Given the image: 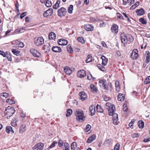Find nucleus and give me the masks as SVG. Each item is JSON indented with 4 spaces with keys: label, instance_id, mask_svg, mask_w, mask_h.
<instances>
[{
    "label": "nucleus",
    "instance_id": "f257e3e1",
    "mask_svg": "<svg viewBox=\"0 0 150 150\" xmlns=\"http://www.w3.org/2000/svg\"><path fill=\"white\" fill-rule=\"evenodd\" d=\"M15 110L13 107L8 106L6 108L4 113L7 119H9L14 113Z\"/></svg>",
    "mask_w": 150,
    "mask_h": 150
},
{
    "label": "nucleus",
    "instance_id": "f03ea898",
    "mask_svg": "<svg viewBox=\"0 0 150 150\" xmlns=\"http://www.w3.org/2000/svg\"><path fill=\"white\" fill-rule=\"evenodd\" d=\"M75 115L76 116V119L77 121L82 122L85 120L84 113L81 110H76L75 113Z\"/></svg>",
    "mask_w": 150,
    "mask_h": 150
},
{
    "label": "nucleus",
    "instance_id": "7ed1b4c3",
    "mask_svg": "<svg viewBox=\"0 0 150 150\" xmlns=\"http://www.w3.org/2000/svg\"><path fill=\"white\" fill-rule=\"evenodd\" d=\"M109 115L110 116H112L114 124L117 125L118 124V115L117 113H114V112H110Z\"/></svg>",
    "mask_w": 150,
    "mask_h": 150
},
{
    "label": "nucleus",
    "instance_id": "20e7f679",
    "mask_svg": "<svg viewBox=\"0 0 150 150\" xmlns=\"http://www.w3.org/2000/svg\"><path fill=\"white\" fill-rule=\"evenodd\" d=\"M106 108L108 110V113L110 112H115V107L114 105H111L109 103H107L106 104Z\"/></svg>",
    "mask_w": 150,
    "mask_h": 150
},
{
    "label": "nucleus",
    "instance_id": "39448f33",
    "mask_svg": "<svg viewBox=\"0 0 150 150\" xmlns=\"http://www.w3.org/2000/svg\"><path fill=\"white\" fill-rule=\"evenodd\" d=\"M57 12L58 16L61 17L64 16L66 15L67 11L65 8L62 7L58 10Z\"/></svg>",
    "mask_w": 150,
    "mask_h": 150
},
{
    "label": "nucleus",
    "instance_id": "423d86ee",
    "mask_svg": "<svg viewBox=\"0 0 150 150\" xmlns=\"http://www.w3.org/2000/svg\"><path fill=\"white\" fill-rule=\"evenodd\" d=\"M44 39L42 37H40L35 41V43L36 46H40L44 44Z\"/></svg>",
    "mask_w": 150,
    "mask_h": 150
},
{
    "label": "nucleus",
    "instance_id": "0eeeda50",
    "mask_svg": "<svg viewBox=\"0 0 150 150\" xmlns=\"http://www.w3.org/2000/svg\"><path fill=\"white\" fill-rule=\"evenodd\" d=\"M120 39L121 42L124 44H127V36L124 33H123L120 35Z\"/></svg>",
    "mask_w": 150,
    "mask_h": 150
},
{
    "label": "nucleus",
    "instance_id": "6e6552de",
    "mask_svg": "<svg viewBox=\"0 0 150 150\" xmlns=\"http://www.w3.org/2000/svg\"><path fill=\"white\" fill-rule=\"evenodd\" d=\"M53 13V9L50 8L49 9L45 11L43 14L44 17H47L49 16H51Z\"/></svg>",
    "mask_w": 150,
    "mask_h": 150
},
{
    "label": "nucleus",
    "instance_id": "1a4fd4ad",
    "mask_svg": "<svg viewBox=\"0 0 150 150\" xmlns=\"http://www.w3.org/2000/svg\"><path fill=\"white\" fill-rule=\"evenodd\" d=\"M30 51L31 53L35 57H39L41 55L40 53L34 49L32 48L30 49Z\"/></svg>",
    "mask_w": 150,
    "mask_h": 150
},
{
    "label": "nucleus",
    "instance_id": "9d476101",
    "mask_svg": "<svg viewBox=\"0 0 150 150\" xmlns=\"http://www.w3.org/2000/svg\"><path fill=\"white\" fill-rule=\"evenodd\" d=\"M79 95L80 96V99L83 101L85 100L87 97V94L84 91H82L79 93Z\"/></svg>",
    "mask_w": 150,
    "mask_h": 150
},
{
    "label": "nucleus",
    "instance_id": "9b49d317",
    "mask_svg": "<svg viewBox=\"0 0 150 150\" xmlns=\"http://www.w3.org/2000/svg\"><path fill=\"white\" fill-rule=\"evenodd\" d=\"M84 28L87 31H92L94 29V27L93 25L89 24H87L84 25Z\"/></svg>",
    "mask_w": 150,
    "mask_h": 150
},
{
    "label": "nucleus",
    "instance_id": "f8f14e48",
    "mask_svg": "<svg viewBox=\"0 0 150 150\" xmlns=\"http://www.w3.org/2000/svg\"><path fill=\"white\" fill-rule=\"evenodd\" d=\"M86 75V71L83 70L79 71L77 73V76L79 77H84Z\"/></svg>",
    "mask_w": 150,
    "mask_h": 150
},
{
    "label": "nucleus",
    "instance_id": "ddd939ff",
    "mask_svg": "<svg viewBox=\"0 0 150 150\" xmlns=\"http://www.w3.org/2000/svg\"><path fill=\"white\" fill-rule=\"evenodd\" d=\"M58 42V44L60 45H65L68 43L67 41L63 39H59Z\"/></svg>",
    "mask_w": 150,
    "mask_h": 150
},
{
    "label": "nucleus",
    "instance_id": "4468645a",
    "mask_svg": "<svg viewBox=\"0 0 150 150\" xmlns=\"http://www.w3.org/2000/svg\"><path fill=\"white\" fill-rule=\"evenodd\" d=\"M123 4L126 5L128 4L129 6L131 5L135 1V0H122Z\"/></svg>",
    "mask_w": 150,
    "mask_h": 150
},
{
    "label": "nucleus",
    "instance_id": "2eb2a0df",
    "mask_svg": "<svg viewBox=\"0 0 150 150\" xmlns=\"http://www.w3.org/2000/svg\"><path fill=\"white\" fill-rule=\"evenodd\" d=\"M136 12L138 16H141L144 15L145 13V11L142 8H141L139 9H137Z\"/></svg>",
    "mask_w": 150,
    "mask_h": 150
},
{
    "label": "nucleus",
    "instance_id": "dca6fc26",
    "mask_svg": "<svg viewBox=\"0 0 150 150\" xmlns=\"http://www.w3.org/2000/svg\"><path fill=\"white\" fill-rule=\"evenodd\" d=\"M112 32L117 34L118 32V26L116 24H114L112 26L111 29Z\"/></svg>",
    "mask_w": 150,
    "mask_h": 150
},
{
    "label": "nucleus",
    "instance_id": "f3484780",
    "mask_svg": "<svg viewBox=\"0 0 150 150\" xmlns=\"http://www.w3.org/2000/svg\"><path fill=\"white\" fill-rule=\"evenodd\" d=\"M52 51L55 52H60L62 51V49L60 47L57 46H53L52 48Z\"/></svg>",
    "mask_w": 150,
    "mask_h": 150
},
{
    "label": "nucleus",
    "instance_id": "a211bd4d",
    "mask_svg": "<svg viewBox=\"0 0 150 150\" xmlns=\"http://www.w3.org/2000/svg\"><path fill=\"white\" fill-rule=\"evenodd\" d=\"M50 47L51 46L49 43L44 45L43 48L45 52L46 53L49 52L50 50Z\"/></svg>",
    "mask_w": 150,
    "mask_h": 150
},
{
    "label": "nucleus",
    "instance_id": "6ab92c4d",
    "mask_svg": "<svg viewBox=\"0 0 150 150\" xmlns=\"http://www.w3.org/2000/svg\"><path fill=\"white\" fill-rule=\"evenodd\" d=\"M78 148H79V147H77V144L75 142H74L71 144V150H78Z\"/></svg>",
    "mask_w": 150,
    "mask_h": 150
},
{
    "label": "nucleus",
    "instance_id": "aec40b11",
    "mask_svg": "<svg viewBox=\"0 0 150 150\" xmlns=\"http://www.w3.org/2000/svg\"><path fill=\"white\" fill-rule=\"evenodd\" d=\"M6 131L8 133L12 134L14 133L12 128L10 126H7L6 127Z\"/></svg>",
    "mask_w": 150,
    "mask_h": 150
},
{
    "label": "nucleus",
    "instance_id": "412c9836",
    "mask_svg": "<svg viewBox=\"0 0 150 150\" xmlns=\"http://www.w3.org/2000/svg\"><path fill=\"white\" fill-rule=\"evenodd\" d=\"M64 71L66 74L69 75L71 74L72 71L70 68L67 67L64 68Z\"/></svg>",
    "mask_w": 150,
    "mask_h": 150
},
{
    "label": "nucleus",
    "instance_id": "4be33fe9",
    "mask_svg": "<svg viewBox=\"0 0 150 150\" xmlns=\"http://www.w3.org/2000/svg\"><path fill=\"white\" fill-rule=\"evenodd\" d=\"M101 59L102 60V64L103 66H105L108 63V59L104 56L101 57Z\"/></svg>",
    "mask_w": 150,
    "mask_h": 150
},
{
    "label": "nucleus",
    "instance_id": "5701e85b",
    "mask_svg": "<svg viewBox=\"0 0 150 150\" xmlns=\"http://www.w3.org/2000/svg\"><path fill=\"white\" fill-rule=\"evenodd\" d=\"M56 35L54 32L50 33L49 35V40H54L56 38Z\"/></svg>",
    "mask_w": 150,
    "mask_h": 150
},
{
    "label": "nucleus",
    "instance_id": "b1692460",
    "mask_svg": "<svg viewBox=\"0 0 150 150\" xmlns=\"http://www.w3.org/2000/svg\"><path fill=\"white\" fill-rule=\"evenodd\" d=\"M89 110L91 112V115H94L96 112L95 108L93 105H91L89 107Z\"/></svg>",
    "mask_w": 150,
    "mask_h": 150
},
{
    "label": "nucleus",
    "instance_id": "393cba45",
    "mask_svg": "<svg viewBox=\"0 0 150 150\" xmlns=\"http://www.w3.org/2000/svg\"><path fill=\"white\" fill-rule=\"evenodd\" d=\"M125 99V95L124 94L119 93L118 95L117 99L119 101H122Z\"/></svg>",
    "mask_w": 150,
    "mask_h": 150
},
{
    "label": "nucleus",
    "instance_id": "a878e982",
    "mask_svg": "<svg viewBox=\"0 0 150 150\" xmlns=\"http://www.w3.org/2000/svg\"><path fill=\"white\" fill-rule=\"evenodd\" d=\"M60 2L61 1L60 0H57L56 3L53 6V8L57 9L58 8L60 7L59 5L60 3Z\"/></svg>",
    "mask_w": 150,
    "mask_h": 150
},
{
    "label": "nucleus",
    "instance_id": "bb28decb",
    "mask_svg": "<svg viewBox=\"0 0 150 150\" xmlns=\"http://www.w3.org/2000/svg\"><path fill=\"white\" fill-rule=\"evenodd\" d=\"M139 127L140 129H142L144 127V122L142 120H139L138 122Z\"/></svg>",
    "mask_w": 150,
    "mask_h": 150
},
{
    "label": "nucleus",
    "instance_id": "cd10ccee",
    "mask_svg": "<svg viewBox=\"0 0 150 150\" xmlns=\"http://www.w3.org/2000/svg\"><path fill=\"white\" fill-rule=\"evenodd\" d=\"M96 107L97 112L100 113H102L103 112V110L100 105L98 104Z\"/></svg>",
    "mask_w": 150,
    "mask_h": 150
},
{
    "label": "nucleus",
    "instance_id": "c85d7f7f",
    "mask_svg": "<svg viewBox=\"0 0 150 150\" xmlns=\"http://www.w3.org/2000/svg\"><path fill=\"white\" fill-rule=\"evenodd\" d=\"M90 86L91 90L93 92H96L97 91V89L96 87L94 85L91 84V85Z\"/></svg>",
    "mask_w": 150,
    "mask_h": 150
},
{
    "label": "nucleus",
    "instance_id": "c756f323",
    "mask_svg": "<svg viewBox=\"0 0 150 150\" xmlns=\"http://www.w3.org/2000/svg\"><path fill=\"white\" fill-rule=\"evenodd\" d=\"M44 2L45 6L47 7H50L52 5V3L51 1L49 0H47Z\"/></svg>",
    "mask_w": 150,
    "mask_h": 150
},
{
    "label": "nucleus",
    "instance_id": "7c9ffc66",
    "mask_svg": "<svg viewBox=\"0 0 150 150\" xmlns=\"http://www.w3.org/2000/svg\"><path fill=\"white\" fill-rule=\"evenodd\" d=\"M26 126L25 125H22L19 129V132L20 133H23L25 132V130Z\"/></svg>",
    "mask_w": 150,
    "mask_h": 150
},
{
    "label": "nucleus",
    "instance_id": "2f4dec72",
    "mask_svg": "<svg viewBox=\"0 0 150 150\" xmlns=\"http://www.w3.org/2000/svg\"><path fill=\"white\" fill-rule=\"evenodd\" d=\"M67 113L66 115L67 117H69L70 116L72 113V110L71 109H69L67 110Z\"/></svg>",
    "mask_w": 150,
    "mask_h": 150
},
{
    "label": "nucleus",
    "instance_id": "473e14b6",
    "mask_svg": "<svg viewBox=\"0 0 150 150\" xmlns=\"http://www.w3.org/2000/svg\"><path fill=\"white\" fill-rule=\"evenodd\" d=\"M77 40L79 42L81 43L82 44H83L85 42L84 38L82 37H79L77 38Z\"/></svg>",
    "mask_w": 150,
    "mask_h": 150
},
{
    "label": "nucleus",
    "instance_id": "72a5a7b5",
    "mask_svg": "<svg viewBox=\"0 0 150 150\" xmlns=\"http://www.w3.org/2000/svg\"><path fill=\"white\" fill-rule=\"evenodd\" d=\"M67 49L68 52H70V53H72L73 52V50L70 45L69 44L67 45Z\"/></svg>",
    "mask_w": 150,
    "mask_h": 150
},
{
    "label": "nucleus",
    "instance_id": "f704fd0d",
    "mask_svg": "<svg viewBox=\"0 0 150 150\" xmlns=\"http://www.w3.org/2000/svg\"><path fill=\"white\" fill-rule=\"evenodd\" d=\"M96 136L95 135L93 134L90 136L87 140V141H94L96 139Z\"/></svg>",
    "mask_w": 150,
    "mask_h": 150
},
{
    "label": "nucleus",
    "instance_id": "c9c22d12",
    "mask_svg": "<svg viewBox=\"0 0 150 150\" xmlns=\"http://www.w3.org/2000/svg\"><path fill=\"white\" fill-rule=\"evenodd\" d=\"M16 43L18 45L19 47L22 48L24 46L23 42H21L20 41H18Z\"/></svg>",
    "mask_w": 150,
    "mask_h": 150
},
{
    "label": "nucleus",
    "instance_id": "e433bc0d",
    "mask_svg": "<svg viewBox=\"0 0 150 150\" xmlns=\"http://www.w3.org/2000/svg\"><path fill=\"white\" fill-rule=\"evenodd\" d=\"M105 83H106V81L105 80H100L99 82V84L101 87Z\"/></svg>",
    "mask_w": 150,
    "mask_h": 150
},
{
    "label": "nucleus",
    "instance_id": "4c0bfd02",
    "mask_svg": "<svg viewBox=\"0 0 150 150\" xmlns=\"http://www.w3.org/2000/svg\"><path fill=\"white\" fill-rule=\"evenodd\" d=\"M139 21L143 24H146L147 23V21L144 19V18H142L139 19Z\"/></svg>",
    "mask_w": 150,
    "mask_h": 150
},
{
    "label": "nucleus",
    "instance_id": "58836bf2",
    "mask_svg": "<svg viewBox=\"0 0 150 150\" xmlns=\"http://www.w3.org/2000/svg\"><path fill=\"white\" fill-rule=\"evenodd\" d=\"M73 6L72 5H70L68 9V12L70 14L72 13V10H73Z\"/></svg>",
    "mask_w": 150,
    "mask_h": 150
},
{
    "label": "nucleus",
    "instance_id": "ea45409f",
    "mask_svg": "<svg viewBox=\"0 0 150 150\" xmlns=\"http://www.w3.org/2000/svg\"><path fill=\"white\" fill-rule=\"evenodd\" d=\"M12 52L16 56L18 55L20 53V51L15 49H12Z\"/></svg>",
    "mask_w": 150,
    "mask_h": 150
},
{
    "label": "nucleus",
    "instance_id": "a19ab883",
    "mask_svg": "<svg viewBox=\"0 0 150 150\" xmlns=\"http://www.w3.org/2000/svg\"><path fill=\"white\" fill-rule=\"evenodd\" d=\"M92 57L91 55H88L87 57V59L86 60V62L87 63H89L92 61Z\"/></svg>",
    "mask_w": 150,
    "mask_h": 150
},
{
    "label": "nucleus",
    "instance_id": "79ce46f5",
    "mask_svg": "<svg viewBox=\"0 0 150 150\" xmlns=\"http://www.w3.org/2000/svg\"><path fill=\"white\" fill-rule=\"evenodd\" d=\"M150 83V76H148L145 79L144 83L145 84H148Z\"/></svg>",
    "mask_w": 150,
    "mask_h": 150
},
{
    "label": "nucleus",
    "instance_id": "37998d69",
    "mask_svg": "<svg viewBox=\"0 0 150 150\" xmlns=\"http://www.w3.org/2000/svg\"><path fill=\"white\" fill-rule=\"evenodd\" d=\"M64 150H69L70 146L69 144L65 142L64 143Z\"/></svg>",
    "mask_w": 150,
    "mask_h": 150
},
{
    "label": "nucleus",
    "instance_id": "c03bdc74",
    "mask_svg": "<svg viewBox=\"0 0 150 150\" xmlns=\"http://www.w3.org/2000/svg\"><path fill=\"white\" fill-rule=\"evenodd\" d=\"M138 54H134L133 53H132L131 55V57L133 59H137L138 57Z\"/></svg>",
    "mask_w": 150,
    "mask_h": 150
},
{
    "label": "nucleus",
    "instance_id": "a18cd8bd",
    "mask_svg": "<svg viewBox=\"0 0 150 150\" xmlns=\"http://www.w3.org/2000/svg\"><path fill=\"white\" fill-rule=\"evenodd\" d=\"M91 126L89 125H87L86 126V128L84 130L85 132H88L89 131L90 129L91 128Z\"/></svg>",
    "mask_w": 150,
    "mask_h": 150
},
{
    "label": "nucleus",
    "instance_id": "49530a36",
    "mask_svg": "<svg viewBox=\"0 0 150 150\" xmlns=\"http://www.w3.org/2000/svg\"><path fill=\"white\" fill-rule=\"evenodd\" d=\"M0 95L1 96L4 97L5 98H7L9 96V95L8 93L5 92L1 93Z\"/></svg>",
    "mask_w": 150,
    "mask_h": 150
},
{
    "label": "nucleus",
    "instance_id": "de8ad7c7",
    "mask_svg": "<svg viewBox=\"0 0 150 150\" xmlns=\"http://www.w3.org/2000/svg\"><path fill=\"white\" fill-rule=\"evenodd\" d=\"M6 57L7 58L8 60L9 61H12L11 57L10 54L8 52H7V55Z\"/></svg>",
    "mask_w": 150,
    "mask_h": 150
},
{
    "label": "nucleus",
    "instance_id": "09e8293b",
    "mask_svg": "<svg viewBox=\"0 0 150 150\" xmlns=\"http://www.w3.org/2000/svg\"><path fill=\"white\" fill-rule=\"evenodd\" d=\"M6 102L9 103L10 104H12L14 103V102L11 99H8L6 100Z\"/></svg>",
    "mask_w": 150,
    "mask_h": 150
},
{
    "label": "nucleus",
    "instance_id": "8fccbe9b",
    "mask_svg": "<svg viewBox=\"0 0 150 150\" xmlns=\"http://www.w3.org/2000/svg\"><path fill=\"white\" fill-rule=\"evenodd\" d=\"M57 143V142H55V141H54L52 144L49 146L48 148L47 149L48 150H49L50 149L52 148L54 146H55V144Z\"/></svg>",
    "mask_w": 150,
    "mask_h": 150
},
{
    "label": "nucleus",
    "instance_id": "3c124183",
    "mask_svg": "<svg viewBox=\"0 0 150 150\" xmlns=\"http://www.w3.org/2000/svg\"><path fill=\"white\" fill-rule=\"evenodd\" d=\"M7 52H6L5 53H4L2 51L0 50V55H1L4 57H5L7 55Z\"/></svg>",
    "mask_w": 150,
    "mask_h": 150
},
{
    "label": "nucleus",
    "instance_id": "603ef678",
    "mask_svg": "<svg viewBox=\"0 0 150 150\" xmlns=\"http://www.w3.org/2000/svg\"><path fill=\"white\" fill-rule=\"evenodd\" d=\"M120 145L119 144L117 143L114 147V150H119L120 149Z\"/></svg>",
    "mask_w": 150,
    "mask_h": 150
},
{
    "label": "nucleus",
    "instance_id": "864d4df0",
    "mask_svg": "<svg viewBox=\"0 0 150 150\" xmlns=\"http://www.w3.org/2000/svg\"><path fill=\"white\" fill-rule=\"evenodd\" d=\"M117 16L118 18L120 19H123V16L120 13H117Z\"/></svg>",
    "mask_w": 150,
    "mask_h": 150
},
{
    "label": "nucleus",
    "instance_id": "5fc2aeb1",
    "mask_svg": "<svg viewBox=\"0 0 150 150\" xmlns=\"http://www.w3.org/2000/svg\"><path fill=\"white\" fill-rule=\"evenodd\" d=\"M26 12H24L21 14L20 16V18H21L22 19L26 15Z\"/></svg>",
    "mask_w": 150,
    "mask_h": 150
},
{
    "label": "nucleus",
    "instance_id": "6e6d98bb",
    "mask_svg": "<svg viewBox=\"0 0 150 150\" xmlns=\"http://www.w3.org/2000/svg\"><path fill=\"white\" fill-rule=\"evenodd\" d=\"M122 14L124 15V16L127 19L128 21H130V20L129 19V17L128 16L126 13H122Z\"/></svg>",
    "mask_w": 150,
    "mask_h": 150
},
{
    "label": "nucleus",
    "instance_id": "4d7b16f0",
    "mask_svg": "<svg viewBox=\"0 0 150 150\" xmlns=\"http://www.w3.org/2000/svg\"><path fill=\"white\" fill-rule=\"evenodd\" d=\"M132 136L133 138L137 137H139V134L138 133H134L132 134Z\"/></svg>",
    "mask_w": 150,
    "mask_h": 150
},
{
    "label": "nucleus",
    "instance_id": "13d9d810",
    "mask_svg": "<svg viewBox=\"0 0 150 150\" xmlns=\"http://www.w3.org/2000/svg\"><path fill=\"white\" fill-rule=\"evenodd\" d=\"M146 62L147 63H148L149 62L150 60V57L149 56H146Z\"/></svg>",
    "mask_w": 150,
    "mask_h": 150
},
{
    "label": "nucleus",
    "instance_id": "bf43d9fd",
    "mask_svg": "<svg viewBox=\"0 0 150 150\" xmlns=\"http://www.w3.org/2000/svg\"><path fill=\"white\" fill-rule=\"evenodd\" d=\"M116 53L115 56H116V57H119L120 56L121 54L120 51H117L116 52Z\"/></svg>",
    "mask_w": 150,
    "mask_h": 150
},
{
    "label": "nucleus",
    "instance_id": "052dcab7",
    "mask_svg": "<svg viewBox=\"0 0 150 150\" xmlns=\"http://www.w3.org/2000/svg\"><path fill=\"white\" fill-rule=\"evenodd\" d=\"M128 36L129 38L128 40L130 42L133 41V37L131 35H128Z\"/></svg>",
    "mask_w": 150,
    "mask_h": 150
},
{
    "label": "nucleus",
    "instance_id": "680f3d73",
    "mask_svg": "<svg viewBox=\"0 0 150 150\" xmlns=\"http://www.w3.org/2000/svg\"><path fill=\"white\" fill-rule=\"evenodd\" d=\"M63 144V141H59L58 143V145L60 147H62Z\"/></svg>",
    "mask_w": 150,
    "mask_h": 150
},
{
    "label": "nucleus",
    "instance_id": "e2e57ef3",
    "mask_svg": "<svg viewBox=\"0 0 150 150\" xmlns=\"http://www.w3.org/2000/svg\"><path fill=\"white\" fill-rule=\"evenodd\" d=\"M125 105L124 104L123 105V110L124 112H127V110H128V108L126 107V105H125Z\"/></svg>",
    "mask_w": 150,
    "mask_h": 150
},
{
    "label": "nucleus",
    "instance_id": "0e129e2a",
    "mask_svg": "<svg viewBox=\"0 0 150 150\" xmlns=\"http://www.w3.org/2000/svg\"><path fill=\"white\" fill-rule=\"evenodd\" d=\"M103 98L104 100L106 101L109 100L110 99L109 97H107L106 96H104Z\"/></svg>",
    "mask_w": 150,
    "mask_h": 150
},
{
    "label": "nucleus",
    "instance_id": "69168bd1",
    "mask_svg": "<svg viewBox=\"0 0 150 150\" xmlns=\"http://www.w3.org/2000/svg\"><path fill=\"white\" fill-rule=\"evenodd\" d=\"M93 78V76L92 75L90 74L89 75H88L87 76V79L89 80H90L91 79Z\"/></svg>",
    "mask_w": 150,
    "mask_h": 150
},
{
    "label": "nucleus",
    "instance_id": "338daca9",
    "mask_svg": "<svg viewBox=\"0 0 150 150\" xmlns=\"http://www.w3.org/2000/svg\"><path fill=\"white\" fill-rule=\"evenodd\" d=\"M115 85L116 88H117L118 87H120V86L119 83L118 81L117 82L116 81V82L115 83Z\"/></svg>",
    "mask_w": 150,
    "mask_h": 150
},
{
    "label": "nucleus",
    "instance_id": "774afa93",
    "mask_svg": "<svg viewBox=\"0 0 150 150\" xmlns=\"http://www.w3.org/2000/svg\"><path fill=\"white\" fill-rule=\"evenodd\" d=\"M107 86L106 84V83H105L102 87H103V88L104 89H106L107 90H108L109 89L108 87H107Z\"/></svg>",
    "mask_w": 150,
    "mask_h": 150
}]
</instances>
